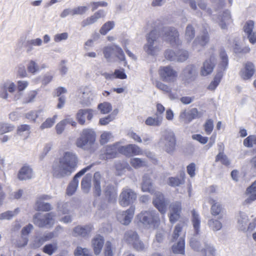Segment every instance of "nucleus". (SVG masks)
<instances>
[{
  "mask_svg": "<svg viewBox=\"0 0 256 256\" xmlns=\"http://www.w3.org/2000/svg\"><path fill=\"white\" fill-rule=\"evenodd\" d=\"M162 118L148 116L145 120V124L148 126H158L162 124Z\"/></svg>",
  "mask_w": 256,
  "mask_h": 256,
  "instance_id": "obj_37",
  "label": "nucleus"
},
{
  "mask_svg": "<svg viewBox=\"0 0 256 256\" xmlns=\"http://www.w3.org/2000/svg\"><path fill=\"white\" fill-rule=\"evenodd\" d=\"M208 202L211 205L210 212L212 216H219L223 212L224 208L222 205L214 199L210 198Z\"/></svg>",
  "mask_w": 256,
  "mask_h": 256,
  "instance_id": "obj_27",
  "label": "nucleus"
},
{
  "mask_svg": "<svg viewBox=\"0 0 256 256\" xmlns=\"http://www.w3.org/2000/svg\"><path fill=\"white\" fill-rule=\"evenodd\" d=\"M192 222L194 230V235H198L200 231V220L198 214L194 210L192 211Z\"/></svg>",
  "mask_w": 256,
  "mask_h": 256,
  "instance_id": "obj_32",
  "label": "nucleus"
},
{
  "mask_svg": "<svg viewBox=\"0 0 256 256\" xmlns=\"http://www.w3.org/2000/svg\"><path fill=\"white\" fill-rule=\"evenodd\" d=\"M38 116V112L35 110L29 112L25 114V118L32 122H35Z\"/></svg>",
  "mask_w": 256,
  "mask_h": 256,
  "instance_id": "obj_61",
  "label": "nucleus"
},
{
  "mask_svg": "<svg viewBox=\"0 0 256 256\" xmlns=\"http://www.w3.org/2000/svg\"><path fill=\"white\" fill-rule=\"evenodd\" d=\"M114 26V21H108L104 23L100 30V32L102 35H106Z\"/></svg>",
  "mask_w": 256,
  "mask_h": 256,
  "instance_id": "obj_42",
  "label": "nucleus"
},
{
  "mask_svg": "<svg viewBox=\"0 0 256 256\" xmlns=\"http://www.w3.org/2000/svg\"><path fill=\"white\" fill-rule=\"evenodd\" d=\"M131 166L134 168H140L146 166L145 162L140 158H132L130 160Z\"/></svg>",
  "mask_w": 256,
  "mask_h": 256,
  "instance_id": "obj_51",
  "label": "nucleus"
},
{
  "mask_svg": "<svg viewBox=\"0 0 256 256\" xmlns=\"http://www.w3.org/2000/svg\"><path fill=\"white\" fill-rule=\"evenodd\" d=\"M254 28V22L252 20H250L246 22L244 26V31L246 34L253 32Z\"/></svg>",
  "mask_w": 256,
  "mask_h": 256,
  "instance_id": "obj_62",
  "label": "nucleus"
},
{
  "mask_svg": "<svg viewBox=\"0 0 256 256\" xmlns=\"http://www.w3.org/2000/svg\"><path fill=\"white\" fill-rule=\"evenodd\" d=\"M30 134V125L24 124L19 126L16 130V134L22 138L23 140L27 139Z\"/></svg>",
  "mask_w": 256,
  "mask_h": 256,
  "instance_id": "obj_31",
  "label": "nucleus"
},
{
  "mask_svg": "<svg viewBox=\"0 0 256 256\" xmlns=\"http://www.w3.org/2000/svg\"><path fill=\"white\" fill-rule=\"evenodd\" d=\"M165 40L168 42L172 47L181 44L179 33L174 28H170L166 30L164 34Z\"/></svg>",
  "mask_w": 256,
  "mask_h": 256,
  "instance_id": "obj_11",
  "label": "nucleus"
},
{
  "mask_svg": "<svg viewBox=\"0 0 256 256\" xmlns=\"http://www.w3.org/2000/svg\"><path fill=\"white\" fill-rule=\"evenodd\" d=\"M209 40V36L208 32L204 33L203 36H198L194 42L196 44H199L202 46H206Z\"/></svg>",
  "mask_w": 256,
  "mask_h": 256,
  "instance_id": "obj_53",
  "label": "nucleus"
},
{
  "mask_svg": "<svg viewBox=\"0 0 256 256\" xmlns=\"http://www.w3.org/2000/svg\"><path fill=\"white\" fill-rule=\"evenodd\" d=\"M244 145L247 148H252L256 146V136L250 135L244 140Z\"/></svg>",
  "mask_w": 256,
  "mask_h": 256,
  "instance_id": "obj_46",
  "label": "nucleus"
},
{
  "mask_svg": "<svg viewBox=\"0 0 256 256\" xmlns=\"http://www.w3.org/2000/svg\"><path fill=\"white\" fill-rule=\"evenodd\" d=\"M158 38L157 32L156 30H152L147 36L148 44L146 46V50L148 54L154 55L156 48L154 46V42Z\"/></svg>",
  "mask_w": 256,
  "mask_h": 256,
  "instance_id": "obj_18",
  "label": "nucleus"
},
{
  "mask_svg": "<svg viewBox=\"0 0 256 256\" xmlns=\"http://www.w3.org/2000/svg\"><path fill=\"white\" fill-rule=\"evenodd\" d=\"M156 198L154 199L152 203L154 206L162 214H164L166 210V200L164 194L158 192L155 193Z\"/></svg>",
  "mask_w": 256,
  "mask_h": 256,
  "instance_id": "obj_15",
  "label": "nucleus"
},
{
  "mask_svg": "<svg viewBox=\"0 0 256 256\" xmlns=\"http://www.w3.org/2000/svg\"><path fill=\"white\" fill-rule=\"evenodd\" d=\"M32 169L28 165L22 166L18 174V178L20 180H26L32 178Z\"/></svg>",
  "mask_w": 256,
  "mask_h": 256,
  "instance_id": "obj_25",
  "label": "nucleus"
},
{
  "mask_svg": "<svg viewBox=\"0 0 256 256\" xmlns=\"http://www.w3.org/2000/svg\"><path fill=\"white\" fill-rule=\"evenodd\" d=\"M188 52L180 50L177 52L176 58L178 62H184L188 59Z\"/></svg>",
  "mask_w": 256,
  "mask_h": 256,
  "instance_id": "obj_60",
  "label": "nucleus"
},
{
  "mask_svg": "<svg viewBox=\"0 0 256 256\" xmlns=\"http://www.w3.org/2000/svg\"><path fill=\"white\" fill-rule=\"evenodd\" d=\"M78 158L77 155L72 152H66L52 166L53 176L56 178H62L70 175L74 172L78 166Z\"/></svg>",
  "mask_w": 256,
  "mask_h": 256,
  "instance_id": "obj_1",
  "label": "nucleus"
},
{
  "mask_svg": "<svg viewBox=\"0 0 256 256\" xmlns=\"http://www.w3.org/2000/svg\"><path fill=\"white\" fill-rule=\"evenodd\" d=\"M57 117V115H54L52 118H46L40 125V128L42 130L52 127L54 124Z\"/></svg>",
  "mask_w": 256,
  "mask_h": 256,
  "instance_id": "obj_41",
  "label": "nucleus"
},
{
  "mask_svg": "<svg viewBox=\"0 0 256 256\" xmlns=\"http://www.w3.org/2000/svg\"><path fill=\"white\" fill-rule=\"evenodd\" d=\"M135 208L131 206L126 211H124L118 216L120 222L124 225L128 224L131 222L134 213Z\"/></svg>",
  "mask_w": 256,
  "mask_h": 256,
  "instance_id": "obj_20",
  "label": "nucleus"
},
{
  "mask_svg": "<svg viewBox=\"0 0 256 256\" xmlns=\"http://www.w3.org/2000/svg\"><path fill=\"white\" fill-rule=\"evenodd\" d=\"M79 92L81 95V102L82 104H86L90 102V98L92 95V90L88 86H82L79 89Z\"/></svg>",
  "mask_w": 256,
  "mask_h": 256,
  "instance_id": "obj_28",
  "label": "nucleus"
},
{
  "mask_svg": "<svg viewBox=\"0 0 256 256\" xmlns=\"http://www.w3.org/2000/svg\"><path fill=\"white\" fill-rule=\"evenodd\" d=\"M58 249V245L56 243L47 244L45 245L43 248L42 251L45 254L51 256L52 254Z\"/></svg>",
  "mask_w": 256,
  "mask_h": 256,
  "instance_id": "obj_44",
  "label": "nucleus"
},
{
  "mask_svg": "<svg viewBox=\"0 0 256 256\" xmlns=\"http://www.w3.org/2000/svg\"><path fill=\"white\" fill-rule=\"evenodd\" d=\"M246 194L248 196L244 200V204H249L256 200V181L246 188Z\"/></svg>",
  "mask_w": 256,
  "mask_h": 256,
  "instance_id": "obj_22",
  "label": "nucleus"
},
{
  "mask_svg": "<svg viewBox=\"0 0 256 256\" xmlns=\"http://www.w3.org/2000/svg\"><path fill=\"white\" fill-rule=\"evenodd\" d=\"M104 240L103 236L100 234L96 235L92 241V247L94 254L96 255L99 254L101 252L104 246Z\"/></svg>",
  "mask_w": 256,
  "mask_h": 256,
  "instance_id": "obj_23",
  "label": "nucleus"
},
{
  "mask_svg": "<svg viewBox=\"0 0 256 256\" xmlns=\"http://www.w3.org/2000/svg\"><path fill=\"white\" fill-rule=\"evenodd\" d=\"M55 215L52 212L46 213L42 216L36 214L33 217L34 224L39 228L52 227L55 223Z\"/></svg>",
  "mask_w": 256,
  "mask_h": 256,
  "instance_id": "obj_4",
  "label": "nucleus"
},
{
  "mask_svg": "<svg viewBox=\"0 0 256 256\" xmlns=\"http://www.w3.org/2000/svg\"><path fill=\"white\" fill-rule=\"evenodd\" d=\"M126 240L132 243L133 246L138 250H142L144 249V245L142 242L140 240L138 234L134 232H128L125 234Z\"/></svg>",
  "mask_w": 256,
  "mask_h": 256,
  "instance_id": "obj_13",
  "label": "nucleus"
},
{
  "mask_svg": "<svg viewBox=\"0 0 256 256\" xmlns=\"http://www.w3.org/2000/svg\"><path fill=\"white\" fill-rule=\"evenodd\" d=\"M185 224V222L183 221L180 222L176 225L172 236V241H175L178 238Z\"/></svg>",
  "mask_w": 256,
  "mask_h": 256,
  "instance_id": "obj_40",
  "label": "nucleus"
},
{
  "mask_svg": "<svg viewBox=\"0 0 256 256\" xmlns=\"http://www.w3.org/2000/svg\"><path fill=\"white\" fill-rule=\"evenodd\" d=\"M96 134L92 129L84 128L80 134V137L76 141V145L78 148L85 149L86 146H92L95 143Z\"/></svg>",
  "mask_w": 256,
  "mask_h": 256,
  "instance_id": "obj_2",
  "label": "nucleus"
},
{
  "mask_svg": "<svg viewBox=\"0 0 256 256\" xmlns=\"http://www.w3.org/2000/svg\"><path fill=\"white\" fill-rule=\"evenodd\" d=\"M137 218L144 224L154 228L158 227L160 222L158 214L154 210L142 212L137 215Z\"/></svg>",
  "mask_w": 256,
  "mask_h": 256,
  "instance_id": "obj_3",
  "label": "nucleus"
},
{
  "mask_svg": "<svg viewBox=\"0 0 256 256\" xmlns=\"http://www.w3.org/2000/svg\"><path fill=\"white\" fill-rule=\"evenodd\" d=\"M172 250L174 253L176 254H184L185 252V242L184 236L181 238L178 242L172 246Z\"/></svg>",
  "mask_w": 256,
  "mask_h": 256,
  "instance_id": "obj_33",
  "label": "nucleus"
},
{
  "mask_svg": "<svg viewBox=\"0 0 256 256\" xmlns=\"http://www.w3.org/2000/svg\"><path fill=\"white\" fill-rule=\"evenodd\" d=\"M186 174L184 172L180 174V178L178 177H170L168 179V184L172 187L178 186L185 182Z\"/></svg>",
  "mask_w": 256,
  "mask_h": 256,
  "instance_id": "obj_30",
  "label": "nucleus"
},
{
  "mask_svg": "<svg viewBox=\"0 0 256 256\" xmlns=\"http://www.w3.org/2000/svg\"><path fill=\"white\" fill-rule=\"evenodd\" d=\"M116 56L120 60H125V56L122 50L118 46L114 45V50Z\"/></svg>",
  "mask_w": 256,
  "mask_h": 256,
  "instance_id": "obj_64",
  "label": "nucleus"
},
{
  "mask_svg": "<svg viewBox=\"0 0 256 256\" xmlns=\"http://www.w3.org/2000/svg\"><path fill=\"white\" fill-rule=\"evenodd\" d=\"M93 165V164H92L82 168L74 176L72 180L69 184L66 189V194L68 196H72L76 192L78 184V178L84 174L88 170H90Z\"/></svg>",
  "mask_w": 256,
  "mask_h": 256,
  "instance_id": "obj_9",
  "label": "nucleus"
},
{
  "mask_svg": "<svg viewBox=\"0 0 256 256\" xmlns=\"http://www.w3.org/2000/svg\"><path fill=\"white\" fill-rule=\"evenodd\" d=\"M74 254L76 256H92L88 249L80 246L77 247Z\"/></svg>",
  "mask_w": 256,
  "mask_h": 256,
  "instance_id": "obj_54",
  "label": "nucleus"
},
{
  "mask_svg": "<svg viewBox=\"0 0 256 256\" xmlns=\"http://www.w3.org/2000/svg\"><path fill=\"white\" fill-rule=\"evenodd\" d=\"M165 150L168 153L173 152L176 147V138L173 132H169L164 136Z\"/></svg>",
  "mask_w": 256,
  "mask_h": 256,
  "instance_id": "obj_17",
  "label": "nucleus"
},
{
  "mask_svg": "<svg viewBox=\"0 0 256 256\" xmlns=\"http://www.w3.org/2000/svg\"><path fill=\"white\" fill-rule=\"evenodd\" d=\"M200 117V113L196 108L184 110L180 114V118L186 124L190 123L192 120Z\"/></svg>",
  "mask_w": 256,
  "mask_h": 256,
  "instance_id": "obj_14",
  "label": "nucleus"
},
{
  "mask_svg": "<svg viewBox=\"0 0 256 256\" xmlns=\"http://www.w3.org/2000/svg\"><path fill=\"white\" fill-rule=\"evenodd\" d=\"M216 162H220L221 163L226 166H228L230 162L226 155L224 152H219L216 157Z\"/></svg>",
  "mask_w": 256,
  "mask_h": 256,
  "instance_id": "obj_50",
  "label": "nucleus"
},
{
  "mask_svg": "<svg viewBox=\"0 0 256 256\" xmlns=\"http://www.w3.org/2000/svg\"><path fill=\"white\" fill-rule=\"evenodd\" d=\"M14 126L9 124H0V134L9 132L13 130Z\"/></svg>",
  "mask_w": 256,
  "mask_h": 256,
  "instance_id": "obj_57",
  "label": "nucleus"
},
{
  "mask_svg": "<svg viewBox=\"0 0 256 256\" xmlns=\"http://www.w3.org/2000/svg\"><path fill=\"white\" fill-rule=\"evenodd\" d=\"M93 230V226L92 224H88L82 226H78L75 227L73 230L75 236H80L86 237L88 236Z\"/></svg>",
  "mask_w": 256,
  "mask_h": 256,
  "instance_id": "obj_24",
  "label": "nucleus"
},
{
  "mask_svg": "<svg viewBox=\"0 0 256 256\" xmlns=\"http://www.w3.org/2000/svg\"><path fill=\"white\" fill-rule=\"evenodd\" d=\"M120 154L126 156H132L142 154V153L141 148L134 144H128L124 146H120Z\"/></svg>",
  "mask_w": 256,
  "mask_h": 256,
  "instance_id": "obj_12",
  "label": "nucleus"
},
{
  "mask_svg": "<svg viewBox=\"0 0 256 256\" xmlns=\"http://www.w3.org/2000/svg\"><path fill=\"white\" fill-rule=\"evenodd\" d=\"M156 86L164 93L172 94V88L159 80L156 82Z\"/></svg>",
  "mask_w": 256,
  "mask_h": 256,
  "instance_id": "obj_45",
  "label": "nucleus"
},
{
  "mask_svg": "<svg viewBox=\"0 0 256 256\" xmlns=\"http://www.w3.org/2000/svg\"><path fill=\"white\" fill-rule=\"evenodd\" d=\"M101 179V174L99 172H96L94 176V194L95 196H99L101 194V188L100 186V180Z\"/></svg>",
  "mask_w": 256,
  "mask_h": 256,
  "instance_id": "obj_36",
  "label": "nucleus"
},
{
  "mask_svg": "<svg viewBox=\"0 0 256 256\" xmlns=\"http://www.w3.org/2000/svg\"><path fill=\"white\" fill-rule=\"evenodd\" d=\"M98 108L100 110L102 114H106L112 110V107L110 103L104 102L98 105Z\"/></svg>",
  "mask_w": 256,
  "mask_h": 256,
  "instance_id": "obj_47",
  "label": "nucleus"
},
{
  "mask_svg": "<svg viewBox=\"0 0 256 256\" xmlns=\"http://www.w3.org/2000/svg\"><path fill=\"white\" fill-rule=\"evenodd\" d=\"M160 79L166 82H174L178 77V72L170 66H160L158 70Z\"/></svg>",
  "mask_w": 256,
  "mask_h": 256,
  "instance_id": "obj_6",
  "label": "nucleus"
},
{
  "mask_svg": "<svg viewBox=\"0 0 256 256\" xmlns=\"http://www.w3.org/2000/svg\"><path fill=\"white\" fill-rule=\"evenodd\" d=\"M94 114V110L91 108L80 109L76 114V119L80 125H84L86 123L85 117L88 120H91Z\"/></svg>",
  "mask_w": 256,
  "mask_h": 256,
  "instance_id": "obj_16",
  "label": "nucleus"
},
{
  "mask_svg": "<svg viewBox=\"0 0 256 256\" xmlns=\"http://www.w3.org/2000/svg\"><path fill=\"white\" fill-rule=\"evenodd\" d=\"M223 74L221 72H218L215 75L214 80L208 85V88L210 90H214L219 84L222 78Z\"/></svg>",
  "mask_w": 256,
  "mask_h": 256,
  "instance_id": "obj_38",
  "label": "nucleus"
},
{
  "mask_svg": "<svg viewBox=\"0 0 256 256\" xmlns=\"http://www.w3.org/2000/svg\"><path fill=\"white\" fill-rule=\"evenodd\" d=\"M16 85L14 82L4 83L0 87V96L4 99L8 98L7 91L10 92H13L15 90Z\"/></svg>",
  "mask_w": 256,
  "mask_h": 256,
  "instance_id": "obj_26",
  "label": "nucleus"
},
{
  "mask_svg": "<svg viewBox=\"0 0 256 256\" xmlns=\"http://www.w3.org/2000/svg\"><path fill=\"white\" fill-rule=\"evenodd\" d=\"M185 74L188 77L185 81V83H188L190 81L194 80L196 78V68L194 65H190L185 68Z\"/></svg>",
  "mask_w": 256,
  "mask_h": 256,
  "instance_id": "obj_35",
  "label": "nucleus"
},
{
  "mask_svg": "<svg viewBox=\"0 0 256 256\" xmlns=\"http://www.w3.org/2000/svg\"><path fill=\"white\" fill-rule=\"evenodd\" d=\"M118 112V110H114V114H112L108 115L107 116L100 118L99 120V124L102 126H105L108 124L115 118V116Z\"/></svg>",
  "mask_w": 256,
  "mask_h": 256,
  "instance_id": "obj_43",
  "label": "nucleus"
},
{
  "mask_svg": "<svg viewBox=\"0 0 256 256\" xmlns=\"http://www.w3.org/2000/svg\"><path fill=\"white\" fill-rule=\"evenodd\" d=\"M221 62L220 66L221 68L225 70L228 65V58L224 50H222L220 52Z\"/></svg>",
  "mask_w": 256,
  "mask_h": 256,
  "instance_id": "obj_52",
  "label": "nucleus"
},
{
  "mask_svg": "<svg viewBox=\"0 0 256 256\" xmlns=\"http://www.w3.org/2000/svg\"><path fill=\"white\" fill-rule=\"evenodd\" d=\"M204 128L206 133L210 134L214 129L213 120L212 119L207 120L204 125Z\"/></svg>",
  "mask_w": 256,
  "mask_h": 256,
  "instance_id": "obj_58",
  "label": "nucleus"
},
{
  "mask_svg": "<svg viewBox=\"0 0 256 256\" xmlns=\"http://www.w3.org/2000/svg\"><path fill=\"white\" fill-rule=\"evenodd\" d=\"M195 36V30L191 24H188L186 30L185 37L188 41L192 40Z\"/></svg>",
  "mask_w": 256,
  "mask_h": 256,
  "instance_id": "obj_48",
  "label": "nucleus"
},
{
  "mask_svg": "<svg viewBox=\"0 0 256 256\" xmlns=\"http://www.w3.org/2000/svg\"><path fill=\"white\" fill-rule=\"evenodd\" d=\"M204 248L200 250L202 256H215V249L210 244L204 242Z\"/></svg>",
  "mask_w": 256,
  "mask_h": 256,
  "instance_id": "obj_39",
  "label": "nucleus"
},
{
  "mask_svg": "<svg viewBox=\"0 0 256 256\" xmlns=\"http://www.w3.org/2000/svg\"><path fill=\"white\" fill-rule=\"evenodd\" d=\"M104 195L109 202H116L117 193L114 186H107L104 190Z\"/></svg>",
  "mask_w": 256,
  "mask_h": 256,
  "instance_id": "obj_29",
  "label": "nucleus"
},
{
  "mask_svg": "<svg viewBox=\"0 0 256 256\" xmlns=\"http://www.w3.org/2000/svg\"><path fill=\"white\" fill-rule=\"evenodd\" d=\"M120 144L119 142L107 146L104 152L101 154L100 158L108 160L116 158L120 154Z\"/></svg>",
  "mask_w": 256,
  "mask_h": 256,
  "instance_id": "obj_8",
  "label": "nucleus"
},
{
  "mask_svg": "<svg viewBox=\"0 0 256 256\" xmlns=\"http://www.w3.org/2000/svg\"><path fill=\"white\" fill-rule=\"evenodd\" d=\"M169 213L168 217L170 222L173 224L176 222L182 216V207L180 201H175L168 206Z\"/></svg>",
  "mask_w": 256,
  "mask_h": 256,
  "instance_id": "obj_5",
  "label": "nucleus"
},
{
  "mask_svg": "<svg viewBox=\"0 0 256 256\" xmlns=\"http://www.w3.org/2000/svg\"><path fill=\"white\" fill-rule=\"evenodd\" d=\"M255 72L254 64L250 62L244 64V68L240 70V75L244 80L250 79Z\"/></svg>",
  "mask_w": 256,
  "mask_h": 256,
  "instance_id": "obj_19",
  "label": "nucleus"
},
{
  "mask_svg": "<svg viewBox=\"0 0 256 256\" xmlns=\"http://www.w3.org/2000/svg\"><path fill=\"white\" fill-rule=\"evenodd\" d=\"M142 189L143 192H148L152 194L154 192V189L152 183L150 181V178L147 175H145L143 177Z\"/></svg>",
  "mask_w": 256,
  "mask_h": 256,
  "instance_id": "obj_34",
  "label": "nucleus"
},
{
  "mask_svg": "<svg viewBox=\"0 0 256 256\" xmlns=\"http://www.w3.org/2000/svg\"><path fill=\"white\" fill-rule=\"evenodd\" d=\"M38 94V92L36 90L30 91L24 99V102L28 104L34 101Z\"/></svg>",
  "mask_w": 256,
  "mask_h": 256,
  "instance_id": "obj_55",
  "label": "nucleus"
},
{
  "mask_svg": "<svg viewBox=\"0 0 256 256\" xmlns=\"http://www.w3.org/2000/svg\"><path fill=\"white\" fill-rule=\"evenodd\" d=\"M49 196L47 195H44L40 196L36 202L35 210L36 211L49 212L52 210V206L50 204L44 202L42 200H47Z\"/></svg>",
  "mask_w": 256,
  "mask_h": 256,
  "instance_id": "obj_21",
  "label": "nucleus"
},
{
  "mask_svg": "<svg viewBox=\"0 0 256 256\" xmlns=\"http://www.w3.org/2000/svg\"><path fill=\"white\" fill-rule=\"evenodd\" d=\"M136 199V194L131 189H123L120 195L119 204L124 207L133 204Z\"/></svg>",
  "mask_w": 256,
  "mask_h": 256,
  "instance_id": "obj_7",
  "label": "nucleus"
},
{
  "mask_svg": "<svg viewBox=\"0 0 256 256\" xmlns=\"http://www.w3.org/2000/svg\"><path fill=\"white\" fill-rule=\"evenodd\" d=\"M208 224L214 230H220L222 228V223L218 220L210 219L208 220Z\"/></svg>",
  "mask_w": 256,
  "mask_h": 256,
  "instance_id": "obj_63",
  "label": "nucleus"
},
{
  "mask_svg": "<svg viewBox=\"0 0 256 256\" xmlns=\"http://www.w3.org/2000/svg\"><path fill=\"white\" fill-rule=\"evenodd\" d=\"M81 186L84 191L88 192L90 188V178L88 176L84 177L81 182Z\"/></svg>",
  "mask_w": 256,
  "mask_h": 256,
  "instance_id": "obj_56",
  "label": "nucleus"
},
{
  "mask_svg": "<svg viewBox=\"0 0 256 256\" xmlns=\"http://www.w3.org/2000/svg\"><path fill=\"white\" fill-rule=\"evenodd\" d=\"M112 137V134L110 132H104L100 136V144H106L110 140Z\"/></svg>",
  "mask_w": 256,
  "mask_h": 256,
  "instance_id": "obj_59",
  "label": "nucleus"
},
{
  "mask_svg": "<svg viewBox=\"0 0 256 256\" xmlns=\"http://www.w3.org/2000/svg\"><path fill=\"white\" fill-rule=\"evenodd\" d=\"M216 58L214 54H211L203 63L200 70V74L202 76H206L210 74L215 67Z\"/></svg>",
  "mask_w": 256,
  "mask_h": 256,
  "instance_id": "obj_10",
  "label": "nucleus"
},
{
  "mask_svg": "<svg viewBox=\"0 0 256 256\" xmlns=\"http://www.w3.org/2000/svg\"><path fill=\"white\" fill-rule=\"evenodd\" d=\"M27 69L28 72L32 74H34L40 70V68L38 64L36 62L32 60L30 61L27 66Z\"/></svg>",
  "mask_w": 256,
  "mask_h": 256,
  "instance_id": "obj_49",
  "label": "nucleus"
}]
</instances>
